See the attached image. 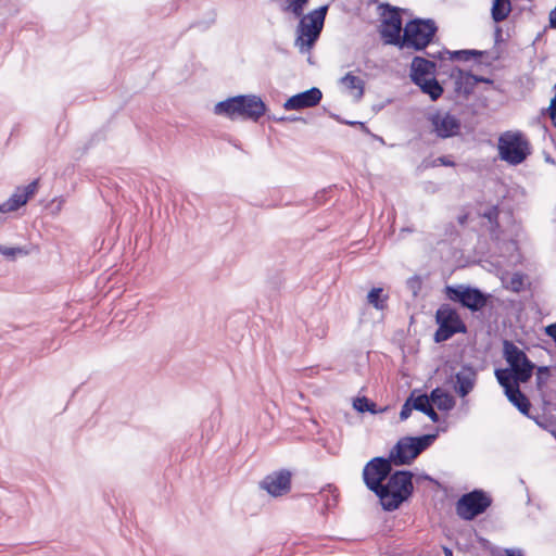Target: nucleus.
<instances>
[{"label":"nucleus","instance_id":"obj_43","mask_svg":"<svg viewBox=\"0 0 556 556\" xmlns=\"http://www.w3.org/2000/svg\"><path fill=\"white\" fill-rule=\"evenodd\" d=\"M268 118L275 121V122H278V123H283V122H303V123H306V119L301 117V116H295V115H292V116H280V117H276V116H268Z\"/></svg>","mask_w":556,"mask_h":556},{"label":"nucleus","instance_id":"obj_28","mask_svg":"<svg viewBox=\"0 0 556 556\" xmlns=\"http://www.w3.org/2000/svg\"><path fill=\"white\" fill-rule=\"evenodd\" d=\"M280 9L285 13H291L293 16H301L309 0H281Z\"/></svg>","mask_w":556,"mask_h":556},{"label":"nucleus","instance_id":"obj_17","mask_svg":"<svg viewBox=\"0 0 556 556\" xmlns=\"http://www.w3.org/2000/svg\"><path fill=\"white\" fill-rule=\"evenodd\" d=\"M437 72V63L424 56L416 55L413 58L409 70V78L414 85L433 76Z\"/></svg>","mask_w":556,"mask_h":556},{"label":"nucleus","instance_id":"obj_55","mask_svg":"<svg viewBox=\"0 0 556 556\" xmlns=\"http://www.w3.org/2000/svg\"><path fill=\"white\" fill-rule=\"evenodd\" d=\"M500 58H501V56H500V53H496V55H494V56L492 58V60H493V61H497Z\"/></svg>","mask_w":556,"mask_h":556},{"label":"nucleus","instance_id":"obj_31","mask_svg":"<svg viewBox=\"0 0 556 556\" xmlns=\"http://www.w3.org/2000/svg\"><path fill=\"white\" fill-rule=\"evenodd\" d=\"M367 300L376 309H383L388 295L383 294L382 288H372L367 294Z\"/></svg>","mask_w":556,"mask_h":556},{"label":"nucleus","instance_id":"obj_10","mask_svg":"<svg viewBox=\"0 0 556 556\" xmlns=\"http://www.w3.org/2000/svg\"><path fill=\"white\" fill-rule=\"evenodd\" d=\"M394 463L389 456H376L371 458L363 468V481L366 488L375 495L383 492V483L392 472Z\"/></svg>","mask_w":556,"mask_h":556},{"label":"nucleus","instance_id":"obj_34","mask_svg":"<svg viewBox=\"0 0 556 556\" xmlns=\"http://www.w3.org/2000/svg\"><path fill=\"white\" fill-rule=\"evenodd\" d=\"M38 179L33 180L25 187L16 188V191L10 197L13 200H22L25 195H27V201L34 195L38 188Z\"/></svg>","mask_w":556,"mask_h":556},{"label":"nucleus","instance_id":"obj_21","mask_svg":"<svg viewBox=\"0 0 556 556\" xmlns=\"http://www.w3.org/2000/svg\"><path fill=\"white\" fill-rule=\"evenodd\" d=\"M506 397L523 416L531 418V402L520 387L507 393Z\"/></svg>","mask_w":556,"mask_h":556},{"label":"nucleus","instance_id":"obj_46","mask_svg":"<svg viewBox=\"0 0 556 556\" xmlns=\"http://www.w3.org/2000/svg\"><path fill=\"white\" fill-rule=\"evenodd\" d=\"M426 54L431 58V59H438V60H443L444 59V55L445 54H448V50L447 49H443L441 51H438V52H426Z\"/></svg>","mask_w":556,"mask_h":556},{"label":"nucleus","instance_id":"obj_30","mask_svg":"<svg viewBox=\"0 0 556 556\" xmlns=\"http://www.w3.org/2000/svg\"><path fill=\"white\" fill-rule=\"evenodd\" d=\"M319 495L324 498L325 508L327 510L337 506L338 498H339V491L334 485L328 484L326 488L320 490Z\"/></svg>","mask_w":556,"mask_h":556},{"label":"nucleus","instance_id":"obj_9","mask_svg":"<svg viewBox=\"0 0 556 556\" xmlns=\"http://www.w3.org/2000/svg\"><path fill=\"white\" fill-rule=\"evenodd\" d=\"M492 505V497L481 489L463 494L456 502V514L466 521H471L486 511Z\"/></svg>","mask_w":556,"mask_h":556},{"label":"nucleus","instance_id":"obj_16","mask_svg":"<svg viewBox=\"0 0 556 556\" xmlns=\"http://www.w3.org/2000/svg\"><path fill=\"white\" fill-rule=\"evenodd\" d=\"M450 77L454 78V90L456 93H462L465 99H468L477 85L472 77H476L470 71H464L459 66H454L451 71Z\"/></svg>","mask_w":556,"mask_h":556},{"label":"nucleus","instance_id":"obj_1","mask_svg":"<svg viewBox=\"0 0 556 556\" xmlns=\"http://www.w3.org/2000/svg\"><path fill=\"white\" fill-rule=\"evenodd\" d=\"M414 473L410 470H395L390 473L383 483V492L376 496L384 511H394L407 502L414 493Z\"/></svg>","mask_w":556,"mask_h":556},{"label":"nucleus","instance_id":"obj_19","mask_svg":"<svg viewBox=\"0 0 556 556\" xmlns=\"http://www.w3.org/2000/svg\"><path fill=\"white\" fill-rule=\"evenodd\" d=\"M551 375L549 366H540L536 368L535 388L539 392L542 402V409L544 412L548 410L549 406L552 405V392H547L545 390Z\"/></svg>","mask_w":556,"mask_h":556},{"label":"nucleus","instance_id":"obj_41","mask_svg":"<svg viewBox=\"0 0 556 556\" xmlns=\"http://www.w3.org/2000/svg\"><path fill=\"white\" fill-rule=\"evenodd\" d=\"M542 114H546L552 119L553 125L556 127V92L551 99L549 106L544 109Z\"/></svg>","mask_w":556,"mask_h":556},{"label":"nucleus","instance_id":"obj_8","mask_svg":"<svg viewBox=\"0 0 556 556\" xmlns=\"http://www.w3.org/2000/svg\"><path fill=\"white\" fill-rule=\"evenodd\" d=\"M444 293L448 300L472 313L482 311L491 299L490 293L470 285L446 286Z\"/></svg>","mask_w":556,"mask_h":556},{"label":"nucleus","instance_id":"obj_40","mask_svg":"<svg viewBox=\"0 0 556 556\" xmlns=\"http://www.w3.org/2000/svg\"><path fill=\"white\" fill-rule=\"evenodd\" d=\"M407 288L413 292L414 295H417L421 289V279L419 276L415 275L409 277L406 281Z\"/></svg>","mask_w":556,"mask_h":556},{"label":"nucleus","instance_id":"obj_56","mask_svg":"<svg viewBox=\"0 0 556 556\" xmlns=\"http://www.w3.org/2000/svg\"><path fill=\"white\" fill-rule=\"evenodd\" d=\"M551 434H552V435L555 438V440H556V427H555V430H553V431L551 432Z\"/></svg>","mask_w":556,"mask_h":556},{"label":"nucleus","instance_id":"obj_49","mask_svg":"<svg viewBox=\"0 0 556 556\" xmlns=\"http://www.w3.org/2000/svg\"><path fill=\"white\" fill-rule=\"evenodd\" d=\"M475 79V81H477V84H488V85H492L494 83V80L490 77H485V76H480V75H476V77H472Z\"/></svg>","mask_w":556,"mask_h":556},{"label":"nucleus","instance_id":"obj_13","mask_svg":"<svg viewBox=\"0 0 556 556\" xmlns=\"http://www.w3.org/2000/svg\"><path fill=\"white\" fill-rule=\"evenodd\" d=\"M427 119L431 124L432 132L439 139H448L460 134L462 123L450 112L442 113L438 110L428 114Z\"/></svg>","mask_w":556,"mask_h":556},{"label":"nucleus","instance_id":"obj_12","mask_svg":"<svg viewBox=\"0 0 556 556\" xmlns=\"http://www.w3.org/2000/svg\"><path fill=\"white\" fill-rule=\"evenodd\" d=\"M379 8L384 10L386 17L381 23L380 35L386 45H392L403 49V36L401 30L403 28L402 9L391 5L388 2L379 4Z\"/></svg>","mask_w":556,"mask_h":556},{"label":"nucleus","instance_id":"obj_27","mask_svg":"<svg viewBox=\"0 0 556 556\" xmlns=\"http://www.w3.org/2000/svg\"><path fill=\"white\" fill-rule=\"evenodd\" d=\"M488 54V51L476 50V49H463V50H448V56L455 61H469L470 59H480Z\"/></svg>","mask_w":556,"mask_h":556},{"label":"nucleus","instance_id":"obj_48","mask_svg":"<svg viewBox=\"0 0 556 556\" xmlns=\"http://www.w3.org/2000/svg\"><path fill=\"white\" fill-rule=\"evenodd\" d=\"M502 33H503L502 27L495 26V29H494V43L495 45H500L503 41Z\"/></svg>","mask_w":556,"mask_h":556},{"label":"nucleus","instance_id":"obj_51","mask_svg":"<svg viewBox=\"0 0 556 556\" xmlns=\"http://www.w3.org/2000/svg\"><path fill=\"white\" fill-rule=\"evenodd\" d=\"M443 551L445 556H453V551L451 548L444 547Z\"/></svg>","mask_w":556,"mask_h":556},{"label":"nucleus","instance_id":"obj_32","mask_svg":"<svg viewBox=\"0 0 556 556\" xmlns=\"http://www.w3.org/2000/svg\"><path fill=\"white\" fill-rule=\"evenodd\" d=\"M540 428L548 431L549 433L556 428V417L553 415L542 414L533 416L531 418Z\"/></svg>","mask_w":556,"mask_h":556},{"label":"nucleus","instance_id":"obj_2","mask_svg":"<svg viewBox=\"0 0 556 556\" xmlns=\"http://www.w3.org/2000/svg\"><path fill=\"white\" fill-rule=\"evenodd\" d=\"M267 106L261 97L255 94H239L219 101L214 106L216 115L230 119L238 117L257 122L265 113Z\"/></svg>","mask_w":556,"mask_h":556},{"label":"nucleus","instance_id":"obj_6","mask_svg":"<svg viewBox=\"0 0 556 556\" xmlns=\"http://www.w3.org/2000/svg\"><path fill=\"white\" fill-rule=\"evenodd\" d=\"M438 328L433 334L435 343H442L457 333H467L468 329L456 308L450 304H442L435 312Z\"/></svg>","mask_w":556,"mask_h":556},{"label":"nucleus","instance_id":"obj_37","mask_svg":"<svg viewBox=\"0 0 556 556\" xmlns=\"http://www.w3.org/2000/svg\"><path fill=\"white\" fill-rule=\"evenodd\" d=\"M422 164L426 168L437 166L454 167L456 165V163L450 156L446 155L439 156L434 159L431 163H426V161H424Z\"/></svg>","mask_w":556,"mask_h":556},{"label":"nucleus","instance_id":"obj_42","mask_svg":"<svg viewBox=\"0 0 556 556\" xmlns=\"http://www.w3.org/2000/svg\"><path fill=\"white\" fill-rule=\"evenodd\" d=\"M413 409L414 408H413V406L410 404V401L407 397L405 400L404 404L402 405V408H401V412H400V419L402 421L406 420L410 416Z\"/></svg>","mask_w":556,"mask_h":556},{"label":"nucleus","instance_id":"obj_5","mask_svg":"<svg viewBox=\"0 0 556 556\" xmlns=\"http://www.w3.org/2000/svg\"><path fill=\"white\" fill-rule=\"evenodd\" d=\"M403 31V49L408 48L415 51H425L433 41L438 26L431 18L416 17L406 23Z\"/></svg>","mask_w":556,"mask_h":556},{"label":"nucleus","instance_id":"obj_20","mask_svg":"<svg viewBox=\"0 0 556 556\" xmlns=\"http://www.w3.org/2000/svg\"><path fill=\"white\" fill-rule=\"evenodd\" d=\"M494 374L498 384L504 389L505 395L522 383L517 379V375L508 368H497Z\"/></svg>","mask_w":556,"mask_h":556},{"label":"nucleus","instance_id":"obj_57","mask_svg":"<svg viewBox=\"0 0 556 556\" xmlns=\"http://www.w3.org/2000/svg\"><path fill=\"white\" fill-rule=\"evenodd\" d=\"M368 1H369V3L375 4V3H378L379 0H368Z\"/></svg>","mask_w":556,"mask_h":556},{"label":"nucleus","instance_id":"obj_35","mask_svg":"<svg viewBox=\"0 0 556 556\" xmlns=\"http://www.w3.org/2000/svg\"><path fill=\"white\" fill-rule=\"evenodd\" d=\"M481 217L488 219V222L491 224L492 229H497L500 227V208L498 205H491L488 207L484 212L479 214Z\"/></svg>","mask_w":556,"mask_h":556},{"label":"nucleus","instance_id":"obj_29","mask_svg":"<svg viewBox=\"0 0 556 556\" xmlns=\"http://www.w3.org/2000/svg\"><path fill=\"white\" fill-rule=\"evenodd\" d=\"M416 393L417 390L412 391L410 394L408 395V400L410 401V404L414 409L420 413H425L427 410V407L431 405L430 394L428 395L426 393H420L416 395Z\"/></svg>","mask_w":556,"mask_h":556},{"label":"nucleus","instance_id":"obj_25","mask_svg":"<svg viewBox=\"0 0 556 556\" xmlns=\"http://www.w3.org/2000/svg\"><path fill=\"white\" fill-rule=\"evenodd\" d=\"M353 408L361 413H370L372 415L386 412L387 407L378 408L377 404L367 396H358L353 401Z\"/></svg>","mask_w":556,"mask_h":556},{"label":"nucleus","instance_id":"obj_14","mask_svg":"<svg viewBox=\"0 0 556 556\" xmlns=\"http://www.w3.org/2000/svg\"><path fill=\"white\" fill-rule=\"evenodd\" d=\"M292 473L288 469L273 471L260 482L261 489L274 497L282 496L291 490Z\"/></svg>","mask_w":556,"mask_h":556},{"label":"nucleus","instance_id":"obj_38","mask_svg":"<svg viewBox=\"0 0 556 556\" xmlns=\"http://www.w3.org/2000/svg\"><path fill=\"white\" fill-rule=\"evenodd\" d=\"M0 254L9 258H14L17 254H26V251L20 247H7L0 244Z\"/></svg>","mask_w":556,"mask_h":556},{"label":"nucleus","instance_id":"obj_22","mask_svg":"<svg viewBox=\"0 0 556 556\" xmlns=\"http://www.w3.org/2000/svg\"><path fill=\"white\" fill-rule=\"evenodd\" d=\"M430 402L440 410H451L456 404L454 396L439 387L430 392Z\"/></svg>","mask_w":556,"mask_h":556},{"label":"nucleus","instance_id":"obj_24","mask_svg":"<svg viewBox=\"0 0 556 556\" xmlns=\"http://www.w3.org/2000/svg\"><path fill=\"white\" fill-rule=\"evenodd\" d=\"M511 11L510 0H493L491 8V17L495 23L505 21Z\"/></svg>","mask_w":556,"mask_h":556},{"label":"nucleus","instance_id":"obj_11","mask_svg":"<svg viewBox=\"0 0 556 556\" xmlns=\"http://www.w3.org/2000/svg\"><path fill=\"white\" fill-rule=\"evenodd\" d=\"M503 357L508 364V369L517 375V379L527 383L535 369V364L513 341L504 340Z\"/></svg>","mask_w":556,"mask_h":556},{"label":"nucleus","instance_id":"obj_54","mask_svg":"<svg viewBox=\"0 0 556 556\" xmlns=\"http://www.w3.org/2000/svg\"><path fill=\"white\" fill-rule=\"evenodd\" d=\"M421 478L425 480L433 481V479L428 475H424Z\"/></svg>","mask_w":556,"mask_h":556},{"label":"nucleus","instance_id":"obj_53","mask_svg":"<svg viewBox=\"0 0 556 556\" xmlns=\"http://www.w3.org/2000/svg\"><path fill=\"white\" fill-rule=\"evenodd\" d=\"M372 137H374L375 139H377L378 141H380L381 143H384V140H383V138H382V137H379V136H377V135H372Z\"/></svg>","mask_w":556,"mask_h":556},{"label":"nucleus","instance_id":"obj_39","mask_svg":"<svg viewBox=\"0 0 556 556\" xmlns=\"http://www.w3.org/2000/svg\"><path fill=\"white\" fill-rule=\"evenodd\" d=\"M514 292H519L523 289V277L520 274H514L507 286Z\"/></svg>","mask_w":556,"mask_h":556},{"label":"nucleus","instance_id":"obj_4","mask_svg":"<svg viewBox=\"0 0 556 556\" xmlns=\"http://www.w3.org/2000/svg\"><path fill=\"white\" fill-rule=\"evenodd\" d=\"M438 431L417 437L406 435L397 440L389 452V458L394 466H408L437 440Z\"/></svg>","mask_w":556,"mask_h":556},{"label":"nucleus","instance_id":"obj_52","mask_svg":"<svg viewBox=\"0 0 556 556\" xmlns=\"http://www.w3.org/2000/svg\"><path fill=\"white\" fill-rule=\"evenodd\" d=\"M466 220H467V215H463V216L458 217L459 224H464Z\"/></svg>","mask_w":556,"mask_h":556},{"label":"nucleus","instance_id":"obj_36","mask_svg":"<svg viewBox=\"0 0 556 556\" xmlns=\"http://www.w3.org/2000/svg\"><path fill=\"white\" fill-rule=\"evenodd\" d=\"M26 203L27 195H25L22 200H13L12 198H9L7 201L0 204V213L14 212Z\"/></svg>","mask_w":556,"mask_h":556},{"label":"nucleus","instance_id":"obj_15","mask_svg":"<svg viewBox=\"0 0 556 556\" xmlns=\"http://www.w3.org/2000/svg\"><path fill=\"white\" fill-rule=\"evenodd\" d=\"M323 99V92L317 87H312L305 91L291 96L283 103L287 111H298L316 106Z\"/></svg>","mask_w":556,"mask_h":556},{"label":"nucleus","instance_id":"obj_44","mask_svg":"<svg viewBox=\"0 0 556 556\" xmlns=\"http://www.w3.org/2000/svg\"><path fill=\"white\" fill-rule=\"evenodd\" d=\"M336 119L339 121L340 123H343V124H346V125L359 124V128L362 129V131H364L367 135L372 136V134L370 132L369 128L366 126V124L364 122L342 121L339 116H336Z\"/></svg>","mask_w":556,"mask_h":556},{"label":"nucleus","instance_id":"obj_23","mask_svg":"<svg viewBox=\"0 0 556 556\" xmlns=\"http://www.w3.org/2000/svg\"><path fill=\"white\" fill-rule=\"evenodd\" d=\"M422 93L428 94L431 101L440 99L444 92L443 87L439 80L433 76L426 78L416 85Z\"/></svg>","mask_w":556,"mask_h":556},{"label":"nucleus","instance_id":"obj_26","mask_svg":"<svg viewBox=\"0 0 556 556\" xmlns=\"http://www.w3.org/2000/svg\"><path fill=\"white\" fill-rule=\"evenodd\" d=\"M340 81H341V84L343 86H345L350 90L356 89L357 90V93H356V98L357 99H361L364 96V91H365V83H364V80L361 79L359 77L353 75L351 72L346 73L341 78Z\"/></svg>","mask_w":556,"mask_h":556},{"label":"nucleus","instance_id":"obj_50","mask_svg":"<svg viewBox=\"0 0 556 556\" xmlns=\"http://www.w3.org/2000/svg\"><path fill=\"white\" fill-rule=\"evenodd\" d=\"M506 556H525L521 549L517 548H505Z\"/></svg>","mask_w":556,"mask_h":556},{"label":"nucleus","instance_id":"obj_18","mask_svg":"<svg viewBox=\"0 0 556 556\" xmlns=\"http://www.w3.org/2000/svg\"><path fill=\"white\" fill-rule=\"evenodd\" d=\"M476 377L477 372L470 365H463L462 370L455 374V392L462 397L468 395L475 387Z\"/></svg>","mask_w":556,"mask_h":556},{"label":"nucleus","instance_id":"obj_3","mask_svg":"<svg viewBox=\"0 0 556 556\" xmlns=\"http://www.w3.org/2000/svg\"><path fill=\"white\" fill-rule=\"evenodd\" d=\"M329 4L320 5L308 13L302 12L296 26L294 46L301 53L308 52L317 42L323 31Z\"/></svg>","mask_w":556,"mask_h":556},{"label":"nucleus","instance_id":"obj_47","mask_svg":"<svg viewBox=\"0 0 556 556\" xmlns=\"http://www.w3.org/2000/svg\"><path fill=\"white\" fill-rule=\"evenodd\" d=\"M545 333L556 342V323L546 326Z\"/></svg>","mask_w":556,"mask_h":556},{"label":"nucleus","instance_id":"obj_7","mask_svg":"<svg viewBox=\"0 0 556 556\" xmlns=\"http://www.w3.org/2000/svg\"><path fill=\"white\" fill-rule=\"evenodd\" d=\"M498 155L510 165L521 164L531 153L530 143L522 132L506 131L498 138Z\"/></svg>","mask_w":556,"mask_h":556},{"label":"nucleus","instance_id":"obj_45","mask_svg":"<svg viewBox=\"0 0 556 556\" xmlns=\"http://www.w3.org/2000/svg\"><path fill=\"white\" fill-rule=\"evenodd\" d=\"M424 414L426 416H428L432 422H439L440 421L439 414L433 409V407L431 405L429 407H427V410Z\"/></svg>","mask_w":556,"mask_h":556},{"label":"nucleus","instance_id":"obj_33","mask_svg":"<svg viewBox=\"0 0 556 556\" xmlns=\"http://www.w3.org/2000/svg\"><path fill=\"white\" fill-rule=\"evenodd\" d=\"M285 282L282 271L279 269L270 270L267 274L266 283L269 290L279 291Z\"/></svg>","mask_w":556,"mask_h":556}]
</instances>
